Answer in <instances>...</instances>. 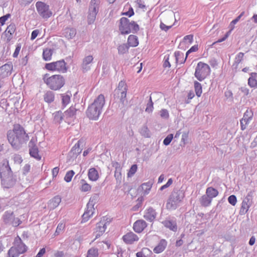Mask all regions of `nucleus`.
<instances>
[{
	"mask_svg": "<svg viewBox=\"0 0 257 257\" xmlns=\"http://www.w3.org/2000/svg\"><path fill=\"white\" fill-rule=\"evenodd\" d=\"M206 194L212 199L218 195V191L216 189L209 187L206 189Z\"/></svg>",
	"mask_w": 257,
	"mask_h": 257,
	"instance_id": "nucleus-35",
	"label": "nucleus"
},
{
	"mask_svg": "<svg viewBox=\"0 0 257 257\" xmlns=\"http://www.w3.org/2000/svg\"><path fill=\"white\" fill-rule=\"evenodd\" d=\"M157 213L155 209L150 207L144 212V218L147 221L153 222L156 218Z\"/></svg>",
	"mask_w": 257,
	"mask_h": 257,
	"instance_id": "nucleus-18",
	"label": "nucleus"
},
{
	"mask_svg": "<svg viewBox=\"0 0 257 257\" xmlns=\"http://www.w3.org/2000/svg\"><path fill=\"white\" fill-rule=\"evenodd\" d=\"M31 170V166L30 165L27 164H26L24 167L23 168L22 171L23 174L24 175L27 174Z\"/></svg>",
	"mask_w": 257,
	"mask_h": 257,
	"instance_id": "nucleus-61",
	"label": "nucleus"
},
{
	"mask_svg": "<svg viewBox=\"0 0 257 257\" xmlns=\"http://www.w3.org/2000/svg\"><path fill=\"white\" fill-rule=\"evenodd\" d=\"M210 68L209 66L202 62H199L196 67L195 77L200 81H202L209 75Z\"/></svg>",
	"mask_w": 257,
	"mask_h": 257,
	"instance_id": "nucleus-7",
	"label": "nucleus"
},
{
	"mask_svg": "<svg viewBox=\"0 0 257 257\" xmlns=\"http://www.w3.org/2000/svg\"><path fill=\"white\" fill-rule=\"evenodd\" d=\"M18 251L19 250L14 245L8 251L9 257H18L20 254H22L21 252H19Z\"/></svg>",
	"mask_w": 257,
	"mask_h": 257,
	"instance_id": "nucleus-41",
	"label": "nucleus"
},
{
	"mask_svg": "<svg viewBox=\"0 0 257 257\" xmlns=\"http://www.w3.org/2000/svg\"><path fill=\"white\" fill-rule=\"evenodd\" d=\"M10 14H7L0 18V23L1 24L2 26L4 25L5 22L8 19L9 17H10Z\"/></svg>",
	"mask_w": 257,
	"mask_h": 257,
	"instance_id": "nucleus-62",
	"label": "nucleus"
},
{
	"mask_svg": "<svg viewBox=\"0 0 257 257\" xmlns=\"http://www.w3.org/2000/svg\"><path fill=\"white\" fill-rule=\"evenodd\" d=\"M37 11L39 14L43 18L47 19L52 15V13L49 11V7L43 2H38L36 4Z\"/></svg>",
	"mask_w": 257,
	"mask_h": 257,
	"instance_id": "nucleus-11",
	"label": "nucleus"
},
{
	"mask_svg": "<svg viewBox=\"0 0 257 257\" xmlns=\"http://www.w3.org/2000/svg\"><path fill=\"white\" fill-rule=\"evenodd\" d=\"M14 245L19 250L18 251L22 253H24L27 250L26 245L22 242L21 238L19 236L15 237Z\"/></svg>",
	"mask_w": 257,
	"mask_h": 257,
	"instance_id": "nucleus-22",
	"label": "nucleus"
},
{
	"mask_svg": "<svg viewBox=\"0 0 257 257\" xmlns=\"http://www.w3.org/2000/svg\"><path fill=\"white\" fill-rule=\"evenodd\" d=\"M127 92V86L125 82L121 81L119 82L117 87L114 91V98L115 100L113 105L118 106L121 111L125 110V107L127 104V100L126 98Z\"/></svg>",
	"mask_w": 257,
	"mask_h": 257,
	"instance_id": "nucleus-2",
	"label": "nucleus"
},
{
	"mask_svg": "<svg viewBox=\"0 0 257 257\" xmlns=\"http://www.w3.org/2000/svg\"><path fill=\"white\" fill-rule=\"evenodd\" d=\"M82 143L80 140L73 147L70 153V155L73 157H76L81 152L82 149L80 148V144Z\"/></svg>",
	"mask_w": 257,
	"mask_h": 257,
	"instance_id": "nucleus-27",
	"label": "nucleus"
},
{
	"mask_svg": "<svg viewBox=\"0 0 257 257\" xmlns=\"http://www.w3.org/2000/svg\"><path fill=\"white\" fill-rule=\"evenodd\" d=\"M61 97L62 99V105L65 107L70 101L71 94L70 92H67L66 93L61 94Z\"/></svg>",
	"mask_w": 257,
	"mask_h": 257,
	"instance_id": "nucleus-33",
	"label": "nucleus"
},
{
	"mask_svg": "<svg viewBox=\"0 0 257 257\" xmlns=\"http://www.w3.org/2000/svg\"><path fill=\"white\" fill-rule=\"evenodd\" d=\"M138 169L137 165L135 164L132 166L130 169L129 170L128 172L127 173L128 177H131L133 176L135 173L137 172Z\"/></svg>",
	"mask_w": 257,
	"mask_h": 257,
	"instance_id": "nucleus-52",
	"label": "nucleus"
},
{
	"mask_svg": "<svg viewBox=\"0 0 257 257\" xmlns=\"http://www.w3.org/2000/svg\"><path fill=\"white\" fill-rule=\"evenodd\" d=\"M76 112V109L73 106H71L68 110L65 111L64 116L66 118L73 117L75 116Z\"/></svg>",
	"mask_w": 257,
	"mask_h": 257,
	"instance_id": "nucleus-39",
	"label": "nucleus"
},
{
	"mask_svg": "<svg viewBox=\"0 0 257 257\" xmlns=\"http://www.w3.org/2000/svg\"><path fill=\"white\" fill-rule=\"evenodd\" d=\"M76 34V30L73 28H66L63 30L62 32L63 36L68 40L73 39Z\"/></svg>",
	"mask_w": 257,
	"mask_h": 257,
	"instance_id": "nucleus-25",
	"label": "nucleus"
},
{
	"mask_svg": "<svg viewBox=\"0 0 257 257\" xmlns=\"http://www.w3.org/2000/svg\"><path fill=\"white\" fill-rule=\"evenodd\" d=\"M175 60H176V64H183L184 63L187 57H185V58H184V54L183 53L180 52V51H176L174 53V55Z\"/></svg>",
	"mask_w": 257,
	"mask_h": 257,
	"instance_id": "nucleus-30",
	"label": "nucleus"
},
{
	"mask_svg": "<svg viewBox=\"0 0 257 257\" xmlns=\"http://www.w3.org/2000/svg\"><path fill=\"white\" fill-rule=\"evenodd\" d=\"M81 186L80 187V190L82 192H87L89 191L91 189V186L87 183L84 180H81Z\"/></svg>",
	"mask_w": 257,
	"mask_h": 257,
	"instance_id": "nucleus-47",
	"label": "nucleus"
},
{
	"mask_svg": "<svg viewBox=\"0 0 257 257\" xmlns=\"http://www.w3.org/2000/svg\"><path fill=\"white\" fill-rule=\"evenodd\" d=\"M45 68L48 70L57 71L62 73L65 72L67 70L66 63L63 60L47 63Z\"/></svg>",
	"mask_w": 257,
	"mask_h": 257,
	"instance_id": "nucleus-10",
	"label": "nucleus"
},
{
	"mask_svg": "<svg viewBox=\"0 0 257 257\" xmlns=\"http://www.w3.org/2000/svg\"><path fill=\"white\" fill-rule=\"evenodd\" d=\"M29 153L30 156L37 160H41V156L39 154L38 149L35 145H34L32 141L29 143Z\"/></svg>",
	"mask_w": 257,
	"mask_h": 257,
	"instance_id": "nucleus-23",
	"label": "nucleus"
},
{
	"mask_svg": "<svg viewBox=\"0 0 257 257\" xmlns=\"http://www.w3.org/2000/svg\"><path fill=\"white\" fill-rule=\"evenodd\" d=\"M0 177L2 185L5 188H10L13 186L15 183V180L13 177V172Z\"/></svg>",
	"mask_w": 257,
	"mask_h": 257,
	"instance_id": "nucleus-12",
	"label": "nucleus"
},
{
	"mask_svg": "<svg viewBox=\"0 0 257 257\" xmlns=\"http://www.w3.org/2000/svg\"><path fill=\"white\" fill-rule=\"evenodd\" d=\"M65 228V224L63 223H60L58 224L56 230L55 232L56 235H58Z\"/></svg>",
	"mask_w": 257,
	"mask_h": 257,
	"instance_id": "nucleus-55",
	"label": "nucleus"
},
{
	"mask_svg": "<svg viewBox=\"0 0 257 257\" xmlns=\"http://www.w3.org/2000/svg\"><path fill=\"white\" fill-rule=\"evenodd\" d=\"M15 30L16 26L14 24H11L9 26H8L5 32L8 41H10L11 40L12 35L15 33Z\"/></svg>",
	"mask_w": 257,
	"mask_h": 257,
	"instance_id": "nucleus-28",
	"label": "nucleus"
},
{
	"mask_svg": "<svg viewBox=\"0 0 257 257\" xmlns=\"http://www.w3.org/2000/svg\"><path fill=\"white\" fill-rule=\"evenodd\" d=\"M193 36L192 35H188L184 37L183 41L182 43L191 44L193 42Z\"/></svg>",
	"mask_w": 257,
	"mask_h": 257,
	"instance_id": "nucleus-56",
	"label": "nucleus"
},
{
	"mask_svg": "<svg viewBox=\"0 0 257 257\" xmlns=\"http://www.w3.org/2000/svg\"><path fill=\"white\" fill-rule=\"evenodd\" d=\"M118 28L122 35L128 34L131 33H135L140 29L139 26L135 21H131L125 17H122L119 20Z\"/></svg>",
	"mask_w": 257,
	"mask_h": 257,
	"instance_id": "nucleus-4",
	"label": "nucleus"
},
{
	"mask_svg": "<svg viewBox=\"0 0 257 257\" xmlns=\"http://www.w3.org/2000/svg\"><path fill=\"white\" fill-rule=\"evenodd\" d=\"M256 76H257V73H251V77L248 78V84L251 87L257 86V80L254 78Z\"/></svg>",
	"mask_w": 257,
	"mask_h": 257,
	"instance_id": "nucleus-42",
	"label": "nucleus"
},
{
	"mask_svg": "<svg viewBox=\"0 0 257 257\" xmlns=\"http://www.w3.org/2000/svg\"><path fill=\"white\" fill-rule=\"evenodd\" d=\"M106 220L103 219L96 224L95 231L93 233V235L95 236V239L100 237L105 232L106 228Z\"/></svg>",
	"mask_w": 257,
	"mask_h": 257,
	"instance_id": "nucleus-13",
	"label": "nucleus"
},
{
	"mask_svg": "<svg viewBox=\"0 0 257 257\" xmlns=\"http://www.w3.org/2000/svg\"><path fill=\"white\" fill-rule=\"evenodd\" d=\"M105 98L103 94H99L91 104L86 110V115L92 120L98 119L105 104Z\"/></svg>",
	"mask_w": 257,
	"mask_h": 257,
	"instance_id": "nucleus-3",
	"label": "nucleus"
},
{
	"mask_svg": "<svg viewBox=\"0 0 257 257\" xmlns=\"http://www.w3.org/2000/svg\"><path fill=\"white\" fill-rule=\"evenodd\" d=\"M7 138L12 146L16 149L29 139L24 128L20 124L15 125L13 130L8 131Z\"/></svg>",
	"mask_w": 257,
	"mask_h": 257,
	"instance_id": "nucleus-1",
	"label": "nucleus"
},
{
	"mask_svg": "<svg viewBox=\"0 0 257 257\" xmlns=\"http://www.w3.org/2000/svg\"><path fill=\"white\" fill-rule=\"evenodd\" d=\"M33 0H18L19 4L22 7H25L31 4Z\"/></svg>",
	"mask_w": 257,
	"mask_h": 257,
	"instance_id": "nucleus-60",
	"label": "nucleus"
},
{
	"mask_svg": "<svg viewBox=\"0 0 257 257\" xmlns=\"http://www.w3.org/2000/svg\"><path fill=\"white\" fill-rule=\"evenodd\" d=\"M115 167V171L114 172V177L117 182L120 183L122 180V175L121 173V168L117 163H116Z\"/></svg>",
	"mask_w": 257,
	"mask_h": 257,
	"instance_id": "nucleus-36",
	"label": "nucleus"
},
{
	"mask_svg": "<svg viewBox=\"0 0 257 257\" xmlns=\"http://www.w3.org/2000/svg\"><path fill=\"white\" fill-rule=\"evenodd\" d=\"M164 59H165V61H164V64H163L164 67H170L171 64H170V62L169 61V55L168 56H165V58H164Z\"/></svg>",
	"mask_w": 257,
	"mask_h": 257,
	"instance_id": "nucleus-64",
	"label": "nucleus"
},
{
	"mask_svg": "<svg viewBox=\"0 0 257 257\" xmlns=\"http://www.w3.org/2000/svg\"><path fill=\"white\" fill-rule=\"evenodd\" d=\"M99 3V0H91L88 15V23L89 24H91L94 22L98 12Z\"/></svg>",
	"mask_w": 257,
	"mask_h": 257,
	"instance_id": "nucleus-8",
	"label": "nucleus"
},
{
	"mask_svg": "<svg viewBox=\"0 0 257 257\" xmlns=\"http://www.w3.org/2000/svg\"><path fill=\"white\" fill-rule=\"evenodd\" d=\"M229 203L233 206H234L237 202L236 197L235 195H232L228 198Z\"/></svg>",
	"mask_w": 257,
	"mask_h": 257,
	"instance_id": "nucleus-59",
	"label": "nucleus"
},
{
	"mask_svg": "<svg viewBox=\"0 0 257 257\" xmlns=\"http://www.w3.org/2000/svg\"><path fill=\"white\" fill-rule=\"evenodd\" d=\"M12 172V171L8 160L4 159L0 162V177Z\"/></svg>",
	"mask_w": 257,
	"mask_h": 257,
	"instance_id": "nucleus-16",
	"label": "nucleus"
},
{
	"mask_svg": "<svg viewBox=\"0 0 257 257\" xmlns=\"http://www.w3.org/2000/svg\"><path fill=\"white\" fill-rule=\"evenodd\" d=\"M140 133L145 137L148 138L150 137L149 130L146 126H143L141 128Z\"/></svg>",
	"mask_w": 257,
	"mask_h": 257,
	"instance_id": "nucleus-53",
	"label": "nucleus"
},
{
	"mask_svg": "<svg viewBox=\"0 0 257 257\" xmlns=\"http://www.w3.org/2000/svg\"><path fill=\"white\" fill-rule=\"evenodd\" d=\"M154 107H153V102L152 100V98L150 96L149 99V101L147 104V107L146 108V111L149 113L152 112L153 111Z\"/></svg>",
	"mask_w": 257,
	"mask_h": 257,
	"instance_id": "nucleus-54",
	"label": "nucleus"
},
{
	"mask_svg": "<svg viewBox=\"0 0 257 257\" xmlns=\"http://www.w3.org/2000/svg\"><path fill=\"white\" fill-rule=\"evenodd\" d=\"M160 115L162 118L164 119H167L169 116L168 111L165 109L160 110Z\"/></svg>",
	"mask_w": 257,
	"mask_h": 257,
	"instance_id": "nucleus-58",
	"label": "nucleus"
},
{
	"mask_svg": "<svg viewBox=\"0 0 257 257\" xmlns=\"http://www.w3.org/2000/svg\"><path fill=\"white\" fill-rule=\"evenodd\" d=\"M194 88L196 95L200 97L202 93L201 84L199 82L195 81L194 82Z\"/></svg>",
	"mask_w": 257,
	"mask_h": 257,
	"instance_id": "nucleus-46",
	"label": "nucleus"
},
{
	"mask_svg": "<svg viewBox=\"0 0 257 257\" xmlns=\"http://www.w3.org/2000/svg\"><path fill=\"white\" fill-rule=\"evenodd\" d=\"M185 196L182 190H175L172 192L167 201L166 207L170 210H175Z\"/></svg>",
	"mask_w": 257,
	"mask_h": 257,
	"instance_id": "nucleus-6",
	"label": "nucleus"
},
{
	"mask_svg": "<svg viewBox=\"0 0 257 257\" xmlns=\"http://www.w3.org/2000/svg\"><path fill=\"white\" fill-rule=\"evenodd\" d=\"M141 188L144 191L143 194L144 195L148 194L152 188V184L150 182L143 183Z\"/></svg>",
	"mask_w": 257,
	"mask_h": 257,
	"instance_id": "nucleus-45",
	"label": "nucleus"
},
{
	"mask_svg": "<svg viewBox=\"0 0 257 257\" xmlns=\"http://www.w3.org/2000/svg\"><path fill=\"white\" fill-rule=\"evenodd\" d=\"M98 249L96 248L92 247L87 251V257H98Z\"/></svg>",
	"mask_w": 257,
	"mask_h": 257,
	"instance_id": "nucleus-49",
	"label": "nucleus"
},
{
	"mask_svg": "<svg viewBox=\"0 0 257 257\" xmlns=\"http://www.w3.org/2000/svg\"><path fill=\"white\" fill-rule=\"evenodd\" d=\"M94 203L93 201L90 199L89 201L87 204L86 208L82 215V221L86 222L89 218L92 216L94 213Z\"/></svg>",
	"mask_w": 257,
	"mask_h": 257,
	"instance_id": "nucleus-14",
	"label": "nucleus"
},
{
	"mask_svg": "<svg viewBox=\"0 0 257 257\" xmlns=\"http://www.w3.org/2000/svg\"><path fill=\"white\" fill-rule=\"evenodd\" d=\"M43 80L47 85L52 90H57L62 87L65 84V79L61 75L50 76L49 74L43 76Z\"/></svg>",
	"mask_w": 257,
	"mask_h": 257,
	"instance_id": "nucleus-5",
	"label": "nucleus"
},
{
	"mask_svg": "<svg viewBox=\"0 0 257 257\" xmlns=\"http://www.w3.org/2000/svg\"><path fill=\"white\" fill-rule=\"evenodd\" d=\"M252 113L251 111H249L247 110L244 113L243 117L242 118L243 120L246 121V122H249L250 120L252 118Z\"/></svg>",
	"mask_w": 257,
	"mask_h": 257,
	"instance_id": "nucleus-51",
	"label": "nucleus"
},
{
	"mask_svg": "<svg viewBox=\"0 0 257 257\" xmlns=\"http://www.w3.org/2000/svg\"><path fill=\"white\" fill-rule=\"evenodd\" d=\"M75 172L73 170L67 172L64 178V180L67 183L70 182Z\"/></svg>",
	"mask_w": 257,
	"mask_h": 257,
	"instance_id": "nucleus-50",
	"label": "nucleus"
},
{
	"mask_svg": "<svg viewBox=\"0 0 257 257\" xmlns=\"http://www.w3.org/2000/svg\"><path fill=\"white\" fill-rule=\"evenodd\" d=\"M61 198L59 196H56L51 199L48 204V208L50 210L56 208L60 203Z\"/></svg>",
	"mask_w": 257,
	"mask_h": 257,
	"instance_id": "nucleus-26",
	"label": "nucleus"
},
{
	"mask_svg": "<svg viewBox=\"0 0 257 257\" xmlns=\"http://www.w3.org/2000/svg\"><path fill=\"white\" fill-rule=\"evenodd\" d=\"M244 53L242 52L239 53L235 57L234 63L233 66H235V68H236L238 65L241 62L243 59Z\"/></svg>",
	"mask_w": 257,
	"mask_h": 257,
	"instance_id": "nucleus-48",
	"label": "nucleus"
},
{
	"mask_svg": "<svg viewBox=\"0 0 257 257\" xmlns=\"http://www.w3.org/2000/svg\"><path fill=\"white\" fill-rule=\"evenodd\" d=\"M147 226L146 222L142 219L137 220L134 224L133 228L134 231L137 233L142 232Z\"/></svg>",
	"mask_w": 257,
	"mask_h": 257,
	"instance_id": "nucleus-20",
	"label": "nucleus"
},
{
	"mask_svg": "<svg viewBox=\"0 0 257 257\" xmlns=\"http://www.w3.org/2000/svg\"><path fill=\"white\" fill-rule=\"evenodd\" d=\"M54 117V121L55 123H60L62 119L63 115L61 111H58L53 114Z\"/></svg>",
	"mask_w": 257,
	"mask_h": 257,
	"instance_id": "nucleus-43",
	"label": "nucleus"
},
{
	"mask_svg": "<svg viewBox=\"0 0 257 257\" xmlns=\"http://www.w3.org/2000/svg\"><path fill=\"white\" fill-rule=\"evenodd\" d=\"M122 238L123 241L127 244H132L135 241L139 240L138 236L133 232L127 233L123 236Z\"/></svg>",
	"mask_w": 257,
	"mask_h": 257,
	"instance_id": "nucleus-24",
	"label": "nucleus"
},
{
	"mask_svg": "<svg viewBox=\"0 0 257 257\" xmlns=\"http://www.w3.org/2000/svg\"><path fill=\"white\" fill-rule=\"evenodd\" d=\"M13 66L12 63H8L0 67V77L6 78L12 73Z\"/></svg>",
	"mask_w": 257,
	"mask_h": 257,
	"instance_id": "nucleus-15",
	"label": "nucleus"
},
{
	"mask_svg": "<svg viewBox=\"0 0 257 257\" xmlns=\"http://www.w3.org/2000/svg\"><path fill=\"white\" fill-rule=\"evenodd\" d=\"M93 57L91 55L85 56L82 60L81 67L83 71H87L90 69V65L93 62Z\"/></svg>",
	"mask_w": 257,
	"mask_h": 257,
	"instance_id": "nucleus-17",
	"label": "nucleus"
},
{
	"mask_svg": "<svg viewBox=\"0 0 257 257\" xmlns=\"http://www.w3.org/2000/svg\"><path fill=\"white\" fill-rule=\"evenodd\" d=\"M252 203V196L250 193H248L244 198L241 205V209L243 212H246Z\"/></svg>",
	"mask_w": 257,
	"mask_h": 257,
	"instance_id": "nucleus-19",
	"label": "nucleus"
},
{
	"mask_svg": "<svg viewBox=\"0 0 257 257\" xmlns=\"http://www.w3.org/2000/svg\"><path fill=\"white\" fill-rule=\"evenodd\" d=\"M200 201L201 205L207 207L211 204L212 199L206 194L201 197Z\"/></svg>",
	"mask_w": 257,
	"mask_h": 257,
	"instance_id": "nucleus-37",
	"label": "nucleus"
},
{
	"mask_svg": "<svg viewBox=\"0 0 257 257\" xmlns=\"http://www.w3.org/2000/svg\"><path fill=\"white\" fill-rule=\"evenodd\" d=\"M244 14V12H242L236 19L233 20L230 23V25H233L236 24L239 20L240 19V18L243 16Z\"/></svg>",
	"mask_w": 257,
	"mask_h": 257,
	"instance_id": "nucleus-63",
	"label": "nucleus"
},
{
	"mask_svg": "<svg viewBox=\"0 0 257 257\" xmlns=\"http://www.w3.org/2000/svg\"><path fill=\"white\" fill-rule=\"evenodd\" d=\"M130 46L127 44H122L117 47L118 54L122 55L128 52Z\"/></svg>",
	"mask_w": 257,
	"mask_h": 257,
	"instance_id": "nucleus-38",
	"label": "nucleus"
},
{
	"mask_svg": "<svg viewBox=\"0 0 257 257\" xmlns=\"http://www.w3.org/2000/svg\"><path fill=\"white\" fill-rule=\"evenodd\" d=\"M127 44L130 47H137L139 45L138 37L134 35H130L127 39Z\"/></svg>",
	"mask_w": 257,
	"mask_h": 257,
	"instance_id": "nucleus-32",
	"label": "nucleus"
},
{
	"mask_svg": "<svg viewBox=\"0 0 257 257\" xmlns=\"http://www.w3.org/2000/svg\"><path fill=\"white\" fill-rule=\"evenodd\" d=\"M162 223L170 230L176 232L177 230V225L175 220L171 219L170 218L166 219L162 222Z\"/></svg>",
	"mask_w": 257,
	"mask_h": 257,
	"instance_id": "nucleus-21",
	"label": "nucleus"
},
{
	"mask_svg": "<svg viewBox=\"0 0 257 257\" xmlns=\"http://www.w3.org/2000/svg\"><path fill=\"white\" fill-rule=\"evenodd\" d=\"M151 253L152 252L149 249L144 248L142 251L137 252L136 255L137 257H149L148 255Z\"/></svg>",
	"mask_w": 257,
	"mask_h": 257,
	"instance_id": "nucleus-44",
	"label": "nucleus"
},
{
	"mask_svg": "<svg viewBox=\"0 0 257 257\" xmlns=\"http://www.w3.org/2000/svg\"><path fill=\"white\" fill-rule=\"evenodd\" d=\"M55 94L51 91H47L44 95V99L45 102L50 103L54 100Z\"/></svg>",
	"mask_w": 257,
	"mask_h": 257,
	"instance_id": "nucleus-34",
	"label": "nucleus"
},
{
	"mask_svg": "<svg viewBox=\"0 0 257 257\" xmlns=\"http://www.w3.org/2000/svg\"><path fill=\"white\" fill-rule=\"evenodd\" d=\"M3 219L6 224L14 227L19 226L22 223L21 220L18 217H16L14 212L11 211H6L3 216Z\"/></svg>",
	"mask_w": 257,
	"mask_h": 257,
	"instance_id": "nucleus-9",
	"label": "nucleus"
},
{
	"mask_svg": "<svg viewBox=\"0 0 257 257\" xmlns=\"http://www.w3.org/2000/svg\"><path fill=\"white\" fill-rule=\"evenodd\" d=\"M88 176L89 180L92 181L97 180L99 178L98 172L94 168H91L89 169Z\"/></svg>",
	"mask_w": 257,
	"mask_h": 257,
	"instance_id": "nucleus-31",
	"label": "nucleus"
},
{
	"mask_svg": "<svg viewBox=\"0 0 257 257\" xmlns=\"http://www.w3.org/2000/svg\"><path fill=\"white\" fill-rule=\"evenodd\" d=\"M173 138V134H169L167 137L164 140L163 144L165 146L169 145Z\"/></svg>",
	"mask_w": 257,
	"mask_h": 257,
	"instance_id": "nucleus-57",
	"label": "nucleus"
},
{
	"mask_svg": "<svg viewBox=\"0 0 257 257\" xmlns=\"http://www.w3.org/2000/svg\"><path fill=\"white\" fill-rule=\"evenodd\" d=\"M167 242L165 239H162L157 246L154 248V251L156 253L162 252L165 249Z\"/></svg>",
	"mask_w": 257,
	"mask_h": 257,
	"instance_id": "nucleus-29",
	"label": "nucleus"
},
{
	"mask_svg": "<svg viewBox=\"0 0 257 257\" xmlns=\"http://www.w3.org/2000/svg\"><path fill=\"white\" fill-rule=\"evenodd\" d=\"M53 50L51 49H45L43 50V56L45 61H49L51 59Z\"/></svg>",
	"mask_w": 257,
	"mask_h": 257,
	"instance_id": "nucleus-40",
	"label": "nucleus"
}]
</instances>
